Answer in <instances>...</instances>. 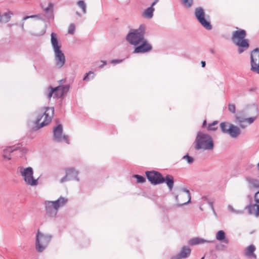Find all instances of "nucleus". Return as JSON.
Listing matches in <instances>:
<instances>
[{"instance_id": "obj_16", "label": "nucleus", "mask_w": 259, "mask_h": 259, "mask_svg": "<svg viewBox=\"0 0 259 259\" xmlns=\"http://www.w3.org/2000/svg\"><path fill=\"white\" fill-rule=\"evenodd\" d=\"M245 209L247 210L248 214L250 215H253L256 217L259 216L258 204L256 203L248 205L245 207Z\"/></svg>"}, {"instance_id": "obj_49", "label": "nucleus", "mask_w": 259, "mask_h": 259, "mask_svg": "<svg viewBox=\"0 0 259 259\" xmlns=\"http://www.w3.org/2000/svg\"><path fill=\"white\" fill-rule=\"evenodd\" d=\"M52 6V5L50 4L49 7H48L47 8L45 9V11L46 12H48L50 11V6Z\"/></svg>"}, {"instance_id": "obj_50", "label": "nucleus", "mask_w": 259, "mask_h": 259, "mask_svg": "<svg viewBox=\"0 0 259 259\" xmlns=\"http://www.w3.org/2000/svg\"><path fill=\"white\" fill-rule=\"evenodd\" d=\"M202 126H203V127H206L207 126H206V120H204L203 121Z\"/></svg>"}, {"instance_id": "obj_29", "label": "nucleus", "mask_w": 259, "mask_h": 259, "mask_svg": "<svg viewBox=\"0 0 259 259\" xmlns=\"http://www.w3.org/2000/svg\"><path fill=\"white\" fill-rule=\"evenodd\" d=\"M66 170H72V171L71 172V175L69 179L71 180H75L77 181H79L78 178H77V175H78V171H76L74 168H70L68 169H67Z\"/></svg>"}, {"instance_id": "obj_55", "label": "nucleus", "mask_w": 259, "mask_h": 259, "mask_svg": "<svg viewBox=\"0 0 259 259\" xmlns=\"http://www.w3.org/2000/svg\"><path fill=\"white\" fill-rule=\"evenodd\" d=\"M23 26H24V24L23 23L22 25V28H23Z\"/></svg>"}, {"instance_id": "obj_13", "label": "nucleus", "mask_w": 259, "mask_h": 259, "mask_svg": "<svg viewBox=\"0 0 259 259\" xmlns=\"http://www.w3.org/2000/svg\"><path fill=\"white\" fill-rule=\"evenodd\" d=\"M152 49V45L149 42L147 39L144 38L140 42V45L136 46L134 53L144 54L150 52Z\"/></svg>"}, {"instance_id": "obj_4", "label": "nucleus", "mask_w": 259, "mask_h": 259, "mask_svg": "<svg viewBox=\"0 0 259 259\" xmlns=\"http://www.w3.org/2000/svg\"><path fill=\"white\" fill-rule=\"evenodd\" d=\"M246 31L243 29H239L233 32L231 37L232 42L238 47V53L241 54L249 47L248 40L245 39Z\"/></svg>"}, {"instance_id": "obj_26", "label": "nucleus", "mask_w": 259, "mask_h": 259, "mask_svg": "<svg viewBox=\"0 0 259 259\" xmlns=\"http://www.w3.org/2000/svg\"><path fill=\"white\" fill-rule=\"evenodd\" d=\"M11 18V14L10 13H4L3 14L0 13V22L2 23H7L9 22Z\"/></svg>"}, {"instance_id": "obj_11", "label": "nucleus", "mask_w": 259, "mask_h": 259, "mask_svg": "<svg viewBox=\"0 0 259 259\" xmlns=\"http://www.w3.org/2000/svg\"><path fill=\"white\" fill-rule=\"evenodd\" d=\"M251 70L259 74V49H254L250 54Z\"/></svg>"}, {"instance_id": "obj_22", "label": "nucleus", "mask_w": 259, "mask_h": 259, "mask_svg": "<svg viewBox=\"0 0 259 259\" xmlns=\"http://www.w3.org/2000/svg\"><path fill=\"white\" fill-rule=\"evenodd\" d=\"M155 11V9L152 7H148L144 10L142 14V16L146 19H151L153 16V13Z\"/></svg>"}, {"instance_id": "obj_37", "label": "nucleus", "mask_w": 259, "mask_h": 259, "mask_svg": "<svg viewBox=\"0 0 259 259\" xmlns=\"http://www.w3.org/2000/svg\"><path fill=\"white\" fill-rule=\"evenodd\" d=\"M183 4L187 8H190L192 6L193 0H182Z\"/></svg>"}, {"instance_id": "obj_24", "label": "nucleus", "mask_w": 259, "mask_h": 259, "mask_svg": "<svg viewBox=\"0 0 259 259\" xmlns=\"http://www.w3.org/2000/svg\"><path fill=\"white\" fill-rule=\"evenodd\" d=\"M255 247L253 245H249L246 249L245 255L248 257L256 258V255L254 253Z\"/></svg>"}, {"instance_id": "obj_23", "label": "nucleus", "mask_w": 259, "mask_h": 259, "mask_svg": "<svg viewBox=\"0 0 259 259\" xmlns=\"http://www.w3.org/2000/svg\"><path fill=\"white\" fill-rule=\"evenodd\" d=\"M181 191L184 193H186V195L182 193V194H180V196L182 197H186L188 200H187V201H185L184 202L180 203L179 206L185 205V204H187L188 203L190 202L191 201V194H190L189 190H188L185 188H182Z\"/></svg>"}, {"instance_id": "obj_19", "label": "nucleus", "mask_w": 259, "mask_h": 259, "mask_svg": "<svg viewBox=\"0 0 259 259\" xmlns=\"http://www.w3.org/2000/svg\"><path fill=\"white\" fill-rule=\"evenodd\" d=\"M216 239L221 242H223L226 244L229 243V240L226 237L225 232L223 230L219 231L215 236Z\"/></svg>"}, {"instance_id": "obj_52", "label": "nucleus", "mask_w": 259, "mask_h": 259, "mask_svg": "<svg viewBox=\"0 0 259 259\" xmlns=\"http://www.w3.org/2000/svg\"><path fill=\"white\" fill-rule=\"evenodd\" d=\"M76 15H77L78 16H79V17H81V15H80V14L79 12H77L76 13Z\"/></svg>"}, {"instance_id": "obj_25", "label": "nucleus", "mask_w": 259, "mask_h": 259, "mask_svg": "<svg viewBox=\"0 0 259 259\" xmlns=\"http://www.w3.org/2000/svg\"><path fill=\"white\" fill-rule=\"evenodd\" d=\"M164 182H165L169 188V190H171L174 187V177L170 175H167L164 178Z\"/></svg>"}, {"instance_id": "obj_30", "label": "nucleus", "mask_w": 259, "mask_h": 259, "mask_svg": "<svg viewBox=\"0 0 259 259\" xmlns=\"http://www.w3.org/2000/svg\"><path fill=\"white\" fill-rule=\"evenodd\" d=\"M72 171V170H66V175L61 179V183H63L68 181H71V180L69 179V178L71 177L70 175Z\"/></svg>"}, {"instance_id": "obj_28", "label": "nucleus", "mask_w": 259, "mask_h": 259, "mask_svg": "<svg viewBox=\"0 0 259 259\" xmlns=\"http://www.w3.org/2000/svg\"><path fill=\"white\" fill-rule=\"evenodd\" d=\"M54 90L55 92V98H62L64 95L62 90H61L60 86L54 88Z\"/></svg>"}, {"instance_id": "obj_20", "label": "nucleus", "mask_w": 259, "mask_h": 259, "mask_svg": "<svg viewBox=\"0 0 259 259\" xmlns=\"http://www.w3.org/2000/svg\"><path fill=\"white\" fill-rule=\"evenodd\" d=\"M213 242V241L207 240L199 237H196L191 239L189 241V244L191 245H195L205 243H212Z\"/></svg>"}, {"instance_id": "obj_17", "label": "nucleus", "mask_w": 259, "mask_h": 259, "mask_svg": "<svg viewBox=\"0 0 259 259\" xmlns=\"http://www.w3.org/2000/svg\"><path fill=\"white\" fill-rule=\"evenodd\" d=\"M20 148V146L19 145L14 146L11 147H7L3 150V157L4 159L7 160L11 159V153L13 152L14 151H16Z\"/></svg>"}, {"instance_id": "obj_40", "label": "nucleus", "mask_w": 259, "mask_h": 259, "mask_svg": "<svg viewBox=\"0 0 259 259\" xmlns=\"http://www.w3.org/2000/svg\"><path fill=\"white\" fill-rule=\"evenodd\" d=\"M40 18V16L37 15H33L31 16H25L23 18V20H26L29 18Z\"/></svg>"}, {"instance_id": "obj_33", "label": "nucleus", "mask_w": 259, "mask_h": 259, "mask_svg": "<svg viewBox=\"0 0 259 259\" xmlns=\"http://www.w3.org/2000/svg\"><path fill=\"white\" fill-rule=\"evenodd\" d=\"M92 74V76L91 77V78H93L94 77L95 74L93 72L90 71L88 73H87L85 74V76L83 79V80L89 81L90 80L89 75Z\"/></svg>"}, {"instance_id": "obj_54", "label": "nucleus", "mask_w": 259, "mask_h": 259, "mask_svg": "<svg viewBox=\"0 0 259 259\" xmlns=\"http://www.w3.org/2000/svg\"><path fill=\"white\" fill-rule=\"evenodd\" d=\"M254 91V89H251L250 90V91Z\"/></svg>"}, {"instance_id": "obj_9", "label": "nucleus", "mask_w": 259, "mask_h": 259, "mask_svg": "<svg viewBox=\"0 0 259 259\" xmlns=\"http://www.w3.org/2000/svg\"><path fill=\"white\" fill-rule=\"evenodd\" d=\"M195 16L198 21L201 25L207 30H210L212 26L209 20L205 17V13L204 10L201 8H197L195 10Z\"/></svg>"}, {"instance_id": "obj_7", "label": "nucleus", "mask_w": 259, "mask_h": 259, "mask_svg": "<svg viewBox=\"0 0 259 259\" xmlns=\"http://www.w3.org/2000/svg\"><path fill=\"white\" fill-rule=\"evenodd\" d=\"M52 236L48 234H44L39 230L36 236L35 248L38 252H42L50 243Z\"/></svg>"}, {"instance_id": "obj_43", "label": "nucleus", "mask_w": 259, "mask_h": 259, "mask_svg": "<svg viewBox=\"0 0 259 259\" xmlns=\"http://www.w3.org/2000/svg\"><path fill=\"white\" fill-rule=\"evenodd\" d=\"M208 203L209 205L210 206L211 210H212L213 213L215 215H216V213H215V210H214V207H213V202L212 201H209L208 202Z\"/></svg>"}, {"instance_id": "obj_34", "label": "nucleus", "mask_w": 259, "mask_h": 259, "mask_svg": "<svg viewBox=\"0 0 259 259\" xmlns=\"http://www.w3.org/2000/svg\"><path fill=\"white\" fill-rule=\"evenodd\" d=\"M134 178H136L138 183H144L145 181V179L142 176L135 175L134 176Z\"/></svg>"}, {"instance_id": "obj_46", "label": "nucleus", "mask_w": 259, "mask_h": 259, "mask_svg": "<svg viewBox=\"0 0 259 259\" xmlns=\"http://www.w3.org/2000/svg\"><path fill=\"white\" fill-rule=\"evenodd\" d=\"M228 209L232 213H234L235 209H234L231 205L229 204L228 205Z\"/></svg>"}, {"instance_id": "obj_44", "label": "nucleus", "mask_w": 259, "mask_h": 259, "mask_svg": "<svg viewBox=\"0 0 259 259\" xmlns=\"http://www.w3.org/2000/svg\"><path fill=\"white\" fill-rule=\"evenodd\" d=\"M175 198H176V201L178 203V205L179 206L180 203L184 202L185 201H186L187 200H188V199L187 198H186V199H184V198H182L183 200L182 201L180 202L179 199H178V195L176 196Z\"/></svg>"}, {"instance_id": "obj_1", "label": "nucleus", "mask_w": 259, "mask_h": 259, "mask_svg": "<svg viewBox=\"0 0 259 259\" xmlns=\"http://www.w3.org/2000/svg\"><path fill=\"white\" fill-rule=\"evenodd\" d=\"M245 110L248 115H251L252 116L244 118L239 114H236L235 119L239 127L228 122H221L220 126L222 133L228 134L232 138H236L241 134L240 128H245L247 126L246 123L248 125L253 123L259 115L257 105L255 104L248 105L246 106Z\"/></svg>"}, {"instance_id": "obj_21", "label": "nucleus", "mask_w": 259, "mask_h": 259, "mask_svg": "<svg viewBox=\"0 0 259 259\" xmlns=\"http://www.w3.org/2000/svg\"><path fill=\"white\" fill-rule=\"evenodd\" d=\"M246 181L248 183L249 188H259V180L248 177L246 178Z\"/></svg>"}, {"instance_id": "obj_2", "label": "nucleus", "mask_w": 259, "mask_h": 259, "mask_svg": "<svg viewBox=\"0 0 259 259\" xmlns=\"http://www.w3.org/2000/svg\"><path fill=\"white\" fill-rule=\"evenodd\" d=\"M194 145L196 150H212L214 148V143L211 137L202 132L197 133Z\"/></svg>"}, {"instance_id": "obj_39", "label": "nucleus", "mask_w": 259, "mask_h": 259, "mask_svg": "<svg viewBox=\"0 0 259 259\" xmlns=\"http://www.w3.org/2000/svg\"><path fill=\"white\" fill-rule=\"evenodd\" d=\"M60 88L64 94L69 91V86L68 85L60 86Z\"/></svg>"}, {"instance_id": "obj_12", "label": "nucleus", "mask_w": 259, "mask_h": 259, "mask_svg": "<svg viewBox=\"0 0 259 259\" xmlns=\"http://www.w3.org/2000/svg\"><path fill=\"white\" fill-rule=\"evenodd\" d=\"M63 126L61 124H58L53 130V139L57 142L65 141L67 144H69L68 137L66 135H62Z\"/></svg>"}, {"instance_id": "obj_48", "label": "nucleus", "mask_w": 259, "mask_h": 259, "mask_svg": "<svg viewBox=\"0 0 259 259\" xmlns=\"http://www.w3.org/2000/svg\"><path fill=\"white\" fill-rule=\"evenodd\" d=\"M158 0H154V1L151 5L150 7L153 8V7L158 3Z\"/></svg>"}, {"instance_id": "obj_15", "label": "nucleus", "mask_w": 259, "mask_h": 259, "mask_svg": "<svg viewBox=\"0 0 259 259\" xmlns=\"http://www.w3.org/2000/svg\"><path fill=\"white\" fill-rule=\"evenodd\" d=\"M51 43L54 52L61 51V44L59 41L57 34L54 32L51 34Z\"/></svg>"}, {"instance_id": "obj_27", "label": "nucleus", "mask_w": 259, "mask_h": 259, "mask_svg": "<svg viewBox=\"0 0 259 259\" xmlns=\"http://www.w3.org/2000/svg\"><path fill=\"white\" fill-rule=\"evenodd\" d=\"M77 5L81 9L83 14H85L87 13V5L83 1H78L77 2Z\"/></svg>"}, {"instance_id": "obj_5", "label": "nucleus", "mask_w": 259, "mask_h": 259, "mask_svg": "<svg viewBox=\"0 0 259 259\" xmlns=\"http://www.w3.org/2000/svg\"><path fill=\"white\" fill-rule=\"evenodd\" d=\"M17 172L22 177L25 184L31 187H36L38 184V179H35L34 171L31 167H24L20 166L17 168Z\"/></svg>"}, {"instance_id": "obj_45", "label": "nucleus", "mask_w": 259, "mask_h": 259, "mask_svg": "<svg viewBox=\"0 0 259 259\" xmlns=\"http://www.w3.org/2000/svg\"><path fill=\"white\" fill-rule=\"evenodd\" d=\"M244 210H235V211L234 213L237 214H242L244 213Z\"/></svg>"}, {"instance_id": "obj_8", "label": "nucleus", "mask_w": 259, "mask_h": 259, "mask_svg": "<svg viewBox=\"0 0 259 259\" xmlns=\"http://www.w3.org/2000/svg\"><path fill=\"white\" fill-rule=\"evenodd\" d=\"M54 113V108H46L43 115L38 117L36 120L35 123L37 128H39L48 125L51 121Z\"/></svg>"}, {"instance_id": "obj_6", "label": "nucleus", "mask_w": 259, "mask_h": 259, "mask_svg": "<svg viewBox=\"0 0 259 259\" xmlns=\"http://www.w3.org/2000/svg\"><path fill=\"white\" fill-rule=\"evenodd\" d=\"M67 202V199L60 197L56 201H46L45 205L47 215L55 217L60 207L63 206Z\"/></svg>"}, {"instance_id": "obj_32", "label": "nucleus", "mask_w": 259, "mask_h": 259, "mask_svg": "<svg viewBox=\"0 0 259 259\" xmlns=\"http://www.w3.org/2000/svg\"><path fill=\"white\" fill-rule=\"evenodd\" d=\"M75 31V25L73 23H71L69 25L68 29V33L69 34L73 35L74 34Z\"/></svg>"}, {"instance_id": "obj_10", "label": "nucleus", "mask_w": 259, "mask_h": 259, "mask_svg": "<svg viewBox=\"0 0 259 259\" xmlns=\"http://www.w3.org/2000/svg\"><path fill=\"white\" fill-rule=\"evenodd\" d=\"M146 177L149 181L153 185H157L164 183V177L156 171H147L146 172Z\"/></svg>"}, {"instance_id": "obj_38", "label": "nucleus", "mask_w": 259, "mask_h": 259, "mask_svg": "<svg viewBox=\"0 0 259 259\" xmlns=\"http://www.w3.org/2000/svg\"><path fill=\"white\" fill-rule=\"evenodd\" d=\"M49 90H50V92L47 95V97L49 99H50L52 97L53 94L55 95V92L54 88L51 86L49 87Z\"/></svg>"}, {"instance_id": "obj_53", "label": "nucleus", "mask_w": 259, "mask_h": 259, "mask_svg": "<svg viewBox=\"0 0 259 259\" xmlns=\"http://www.w3.org/2000/svg\"><path fill=\"white\" fill-rule=\"evenodd\" d=\"M257 169L259 171V163L257 164Z\"/></svg>"}, {"instance_id": "obj_41", "label": "nucleus", "mask_w": 259, "mask_h": 259, "mask_svg": "<svg viewBox=\"0 0 259 259\" xmlns=\"http://www.w3.org/2000/svg\"><path fill=\"white\" fill-rule=\"evenodd\" d=\"M254 200L256 203L259 204V191L256 192L254 195Z\"/></svg>"}, {"instance_id": "obj_31", "label": "nucleus", "mask_w": 259, "mask_h": 259, "mask_svg": "<svg viewBox=\"0 0 259 259\" xmlns=\"http://www.w3.org/2000/svg\"><path fill=\"white\" fill-rule=\"evenodd\" d=\"M218 123V121H214L211 123L208 124L206 128L208 131H214L217 129V127L215 126Z\"/></svg>"}, {"instance_id": "obj_51", "label": "nucleus", "mask_w": 259, "mask_h": 259, "mask_svg": "<svg viewBox=\"0 0 259 259\" xmlns=\"http://www.w3.org/2000/svg\"><path fill=\"white\" fill-rule=\"evenodd\" d=\"M201 63L202 67H204L205 66V61H201Z\"/></svg>"}, {"instance_id": "obj_14", "label": "nucleus", "mask_w": 259, "mask_h": 259, "mask_svg": "<svg viewBox=\"0 0 259 259\" xmlns=\"http://www.w3.org/2000/svg\"><path fill=\"white\" fill-rule=\"evenodd\" d=\"M54 60L55 66L57 68H61L64 65L66 58L62 50L54 52Z\"/></svg>"}, {"instance_id": "obj_47", "label": "nucleus", "mask_w": 259, "mask_h": 259, "mask_svg": "<svg viewBox=\"0 0 259 259\" xmlns=\"http://www.w3.org/2000/svg\"><path fill=\"white\" fill-rule=\"evenodd\" d=\"M101 62L102 64L99 66V67L102 68L105 65L107 64V62L106 61H101Z\"/></svg>"}, {"instance_id": "obj_18", "label": "nucleus", "mask_w": 259, "mask_h": 259, "mask_svg": "<svg viewBox=\"0 0 259 259\" xmlns=\"http://www.w3.org/2000/svg\"><path fill=\"white\" fill-rule=\"evenodd\" d=\"M191 253V249L187 247H183L180 253L176 256H172L171 259H181L186 258L189 256Z\"/></svg>"}, {"instance_id": "obj_3", "label": "nucleus", "mask_w": 259, "mask_h": 259, "mask_svg": "<svg viewBox=\"0 0 259 259\" xmlns=\"http://www.w3.org/2000/svg\"><path fill=\"white\" fill-rule=\"evenodd\" d=\"M146 26L144 24H141L138 28L131 29L126 35L125 38L130 45L136 47L144 40Z\"/></svg>"}, {"instance_id": "obj_36", "label": "nucleus", "mask_w": 259, "mask_h": 259, "mask_svg": "<svg viewBox=\"0 0 259 259\" xmlns=\"http://www.w3.org/2000/svg\"><path fill=\"white\" fill-rule=\"evenodd\" d=\"M228 110L230 112L232 113H236V107L235 104H228Z\"/></svg>"}, {"instance_id": "obj_42", "label": "nucleus", "mask_w": 259, "mask_h": 259, "mask_svg": "<svg viewBox=\"0 0 259 259\" xmlns=\"http://www.w3.org/2000/svg\"><path fill=\"white\" fill-rule=\"evenodd\" d=\"M122 61L123 60L122 59L112 60L110 62L111 63L116 64L121 63Z\"/></svg>"}, {"instance_id": "obj_56", "label": "nucleus", "mask_w": 259, "mask_h": 259, "mask_svg": "<svg viewBox=\"0 0 259 259\" xmlns=\"http://www.w3.org/2000/svg\"><path fill=\"white\" fill-rule=\"evenodd\" d=\"M204 257H202L201 259H204Z\"/></svg>"}, {"instance_id": "obj_35", "label": "nucleus", "mask_w": 259, "mask_h": 259, "mask_svg": "<svg viewBox=\"0 0 259 259\" xmlns=\"http://www.w3.org/2000/svg\"><path fill=\"white\" fill-rule=\"evenodd\" d=\"M183 158L186 160L189 164H192L194 161L193 158L189 156L188 154L184 156Z\"/></svg>"}]
</instances>
